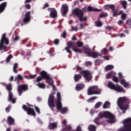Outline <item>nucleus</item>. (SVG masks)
<instances>
[{"mask_svg": "<svg viewBox=\"0 0 131 131\" xmlns=\"http://www.w3.org/2000/svg\"><path fill=\"white\" fill-rule=\"evenodd\" d=\"M129 99L126 97H120L117 101V104L121 110H122L123 113H125V111L128 109V105L124 104V102H128Z\"/></svg>", "mask_w": 131, "mask_h": 131, "instance_id": "f257e3e1", "label": "nucleus"}, {"mask_svg": "<svg viewBox=\"0 0 131 131\" xmlns=\"http://www.w3.org/2000/svg\"><path fill=\"white\" fill-rule=\"evenodd\" d=\"M98 117L99 118H103V117H106V121L108 123H114L115 122V117L114 115L112 114L111 113L109 112H101L99 114Z\"/></svg>", "mask_w": 131, "mask_h": 131, "instance_id": "f03ea898", "label": "nucleus"}, {"mask_svg": "<svg viewBox=\"0 0 131 131\" xmlns=\"http://www.w3.org/2000/svg\"><path fill=\"white\" fill-rule=\"evenodd\" d=\"M56 107L57 110H60L62 114L66 113L68 111L67 107L63 108L62 107V102H61V94L59 92L57 93Z\"/></svg>", "mask_w": 131, "mask_h": 131, "instance_id": "7ed1b4c3", "label": "nucleus"}, {"mask_svg": "<svg viewBox=\"0 0 131 131\" xmlns=\"http://www.w3.org/2000/svg\"><path fill=\"white\" fill-rule=\"evenodd\" d=\"M67 45L68 47L65 48V50H66L67 53H69V54H72L71 50H70V48H72L75 53H79L80 54H81L83 52L81 49L76 48L75 45H74V43L73 42H68Z\"/></svg>", "mask_w": 131, "mask_h": 131, "instance_id": "20e7f679", "label": "nucleus"}, {"mask_svg": "<svg viewBox=\"0 0 131 131\" xmlns=\"http://www.w3.org/2000/svg\"><path fill=\"white\" fill-rule=\"evenodd\" d=\"M83 12H84V9L80 10L76 8L73 10V14L78 17L81 21H86V16H83Z\"/></svg>", "mask_w": 131, "mask_h": 131, "instance_id": "39448f33", "label": "nucleus"}, {"mask_svg": "<svg viewBox=\"0 0 131 131\" xmlns=\"http://www.w3.org/2000/svg\"><path fill=\"white\" fill-rule=\"evenodd\" d=\"M83 50L85 54L88 57H92V58H98V56H102L101 54H99L98 52H94L91 51V49L89 47L86 46L83 48Z\"/></svg>", "mask_w": 131, "mask_h": 131, "instance_id": "423d86ee", "label": "nucleus"}, {"mask_svg": "<svg viewBox=\"0 0 131 131\" xmlns=\"http://www.w3.org/2000/svg\"><path fill=\"white\" fill-rule=\"evenodd\" d=\"M5 45H9V39L6 38V34H3L0 41V51H2V52H6L7 49V47H6Z\"/></svg>", "mask_w": 131, "mask_h": 131, "instance_id": "0eeeda50", "label": "nucleus"}, {"mask_svg": "<svg viewBox=\"0 0 131 131\" xmlns=\"http://www.w3.org/2000/svg\"><path fill=\"white\" fill-rule=\"evenodd\" d=\"M40 74V75H41L42 78L47 79V82L50 85H52L53 91H55V85L53 84L54 82L53 81V80H52L51 78L50 77V75H48V74H47V72H46L45 71H42Z\"/></svg>", "mask_w": 131, "mask_h": 131, "instance_id": "6e6552de", "label": "nucleus"}, {"mask_svg": "<svg viewBox=\"0 0 131 131\" xmlns=\"http://www.w3.org/2000/svg\"><path fill=\"white\" fill-rule=\"evenodd\" d=\"M98 86H92L90 87L88 90V96L100 95V94H101V90H98Z\"/></svg>", "mask_w": 131, "mask_h": 131, "instance_id": "1a4fd4ad", "label": "nucleus"}, {"mask_svg": "<svg viewBox=\"0 0 131 131\" xmlns=\"http://www.w3.org/2000/svg\"><path fill=\"white\" fill-rule=\"evenodd\" d=\"M80 74L83 76L85 80L87 81V82H90L93 78L92 74H91V72L88 70L80 72Z\"/></svg>", "mask_w": 131, "mask_h": 131, "instance_id": "9d476101", "label": "nucleus"}, {"mask_svg": "<svg viewBox=\"0 0 131 131\" xmlns=\"http://www.w3.org/2000/svg\"><path fill=\"white\" fill-rule=\"evenodd\" d=\"M6 89L8 91V101L12 102L13 104L16 103V98L13 97V93L11 92L12 91V84H9L6 85Z\"/></svg>", "mask_w": 131, "mask_h": 131, "instance_id": "9b49d317", "label": "nucleus"}, {"mask_svg": "<svg viewBox=\"0 0 131 131\" xmlns=\"http://www.w3.org/2000/svg\"><path fill=\"white\" fill-rule=\"evenodd\" d=\"M107 86L108 88H109V89H111V90H114V91H116V92H118L119 93H120L121 92L124 93V90L123 89L122 86H120L119 85H115L111 81L108 82Z\"/></svg>", "mask_w": 131, "mask_h": 131, "instance_id": "f8f14e48", "label": "nucleus"}, {"mask_svg": "<svg viewBox=\"0 0 131 131\" xmlns=\"http://www.w3.org/2000/svg\"><path fill=\"white\" fill-rule=\"evenodd\" d=\"M48 105L52 110V111H54V108H55V102L54 101V95L50 94L49 95V97L48 99Z\"/></svg>", "mask_w": 131, "mask_h": 131, "instance_id": "ddd939ff", "label": "nucleus"}, {"mask_svg": "<svg viewBox=\"0 0 131 131\" xmlns=\"http://www.w3.org/2000/svg\"><path fill=\"white\" fill-rule=\"evenodd\" d=\"M31 105H29V107H27L26 105H24L23 106V109L25 110V111H27V114L28 115H33V116H35V112L34 110L30 107Z\"/></svg>", "mask_w": 131, "mask_h": 131, "instance_id": "4468645a", "label": "nucleus"}, {"mask_svg": "<svg viewBox=\"0 0 131 131\" xmlns=\"http://www.w3.org/2000/svg\"><path fill=\"white\" fill-rule=\"evenodd\" d=\"M28 90V86L27 85H19L18 86L17 92L19 94V96L22 95L23 91H27Z\"/></svg>", "mask_w": 131, "mask_h": 131, "instance_id": "2eb2a0df", "label": "nucleus"}, {"mask_svg": "<svg viewBox=\"0 0 131 131\" xmlns=\"http://www.w3.org/2000/svg\"><path fill=\"white\" fill-rule=\"evenodd\" d=\"M48 11L50 12V16L51 18H56L57 17V11L55 8H49Z\"/></svg>", "mask_w": 131, "mask_h": 131, "instance_id": "dca6fc26", "label": "nucleus"}, {"mask_svg": "<svg viewBox=\"0 0 131 131\" xmlns=\"http://www.w3.org/2000/svg\"><path fill=\"white\" fill-rule=\"evenodd\" d=\"M67 123V121H66V120H64L62 122V130H69L70 129H71V126L70 125H66Z\"/></svg>", "mask_w": 131, "mask_h": 131, "instance_id": "f3484780", "label": "nucleus"}, {"mask_svg": "<svg viewBox=\"0 0 131 131\" xmlns=\"http://www.w3.org/2000/svg\"><path fill=\"white\" fill-rule=\"evenodd\" d=\"M30 11H28L27 13H26L25 15V18L23 19V21L25 23H28L29 21H30Z\"/></svg>", "mask_w": 131, "mask_h": 131, "instance_id": "a211bd4d", "label": "nucleus"}, {"mask_svg": "<svg viewBox=\"0 0 131 131\" xmlns=\"http://www.w3.org/2000/svg\"><path fill=\"white\" fill-rule=\"evenodd\" d=\"M61 12L62 15H65L68 12V6L66 4H63L62 6Z\"/></svg>", "mask_w": 131, "mask_h": 131, "instance_id": "6ab92c4d", "label": "nucleus"}, {"mask_svg": "<svg viewBox=\"0 0 131 131\" xmlns=\"http://www.w3.org/2000/svg\"><path fill=\"white\" fill-rule=\"evenodd\" d=\"M84 84L82 83L77 84L76 86V91H81L83 89H84Z\"/></svg>", "mask_w": 131, "mask_h": 131, "instance_id": "aec40b11", "label": "nucleus"}, {"mask_svg": "<svg viewBox=\"0 0 131 131\" xmlns=\"http://www.w3.org/2000/svg\"><path fill=\"white\" fill-rule=\"evenodd\" d=\"M7 7V2H4L0 5V14L5 11Z\"/></svg>", "mask_w": 131, "mask_h": 131, "instance_id": "412c9836", "label": "nucleus"}, {"mask_svg": "<svg viewBox=\"0 0 131 131\" xmlns=\"http://www.w3.org/2000/svg\"><path fill=\"white\" fill-rule=\"evenodd\" d=\"M48 127L50 129H55V128H57V123H50Z\"/></svg>", "mask_w": 131, "mask_h": 131, "instance_id": "4be33fe9", "label": "nucleus"}, {"mask_svg": "<svg viewBox=\"0 0 131 131\" xmlns=\"http://www.w3.org/2000/svg\"><path fill=\"white\" fill-rule=\"evenodd\" d=\"M115 73L114 72H111L107 73L106 75V77L107 79L111 78V77H114L115 76Z\"/></svg>", "mask_w": 131, "mask_h": 131, "instance_id": "5701e85b", "label": "nucleus"}, {"mask_svg": "<svg viewBox=\"0 0 131 131\" xmlns=\"http://www.w3.org/2000/svg\"><path fill=\"white\" fill-rule=\"evenodd\" d=\"M123 13V11H118L117 10V11L114 10L113 11V15L114 17H116V16H118L119 15H121V14H122Z\"/></svg>", "mask_w": 131, "mask_h": 131, "instance_id": "b1692460", "label": "nucleus"}, {"mask_svg": "<svg viewBox=\"0 0 131 131\" xmlns=\"http://www.w3.org/2000/svg\"><path fill=\"white\" fill-rule=\"evenodd\" d=\"M88 12H92V11H94L95 12H99V11H101L100 9H93V7L91 6H89L88 8Z\"/></svg>", "mask_w": 131, "mask_h": 131, "instance_id": "393cba45", "label": "nucleus"}, {"mask_svg": "<svg viewBox=\"0 0 131 131\" xmlns=\"http://www.w3.org/2000/svg\"><path fill=\"white\" fill-rule=\"evenodd\" d=\"M110 105H111V104L109 101H106L103 105V108L104 109H106L107 108H110Z\"/></svg>", "mask_w": 131, "mask_h": 131, "instance_id": "a878e982", "label": "nucleus"}, {"mask_svg": "<svg viewBox=\"0 0 131 131\" xmlns=\"http://www.w3.org/2000/svg\"><path fill=\"white\" fill-rule=\"evenodd\" d=\"M121 84H122L124 86V88H126V86H128L129 84L128 83L126 82L125 80L124 79H122L120 81Z\"/></svg>", "mask_w": 131, "mask_h": 131, "instance_id": "bb28decb", "label": "nucleus"}, {"mask_svg": "<svg viewBox=\"0 0 131 131\" xmlns=\"http://www.w3.org/2000/svg\"><path fill=\"white\" fill-rule=\"evenodd\" d=\"M105 9H111V10H112L113 12L114 10V9H115V6L113 5H106L104 6Z\"/></svg>", "mask_w": 131, "mask_h": 131, "instance_id": "cd10ccee", "label": "nucleus"}, {"mask_svg": "<svg viewBox=\"0 0 131 131\" xmlns=\"http://www.w3.org/2000/svg\"><path fill=\"white\" fill-rule=\"evenodd\" d=\"M7 121L9 124H13L15 122V120L11 117H8Z\"/></svg>", "mask_w": 131, "mask_h": 131, "instance_id": "c85d7f7f", "label": "nucleus"}, {"mask_svg": "<svg viewBox=\"0 0 131 131\" xmlns=\"http://www.w3.org/2000/svg\"><path fill=\"white\" fill-rule=\"evenodd\" d=\"M36 74L35 75H31L30 76H25V77L27 78V79H33V78H35L36 77Z\"/></svg>", "mask_w": 131, "mask_h": 131, "instance_id": "c756f323", "label": "nucleus"}, {"mask_svg": "<svg viewBox=\"0 0 131 131\" xmlns=\"http://www.w3.org/2000/svg\"><path fill=\"white\" fill-rule=\"evenodd\" d=\"M95 25L96 27H101V26L103 25V23H102L101 21L98 20L95 21Z\"/></svg>", "mask_w": 131, "mask_h": 131, "instance_id": "7c9ffc66", "label": "nucleus"}, {"mask_svg": "<svg viewBox=\"0 0 131 131\" xmlns=\"http://www.w3.org/2000/svg\"><path fill=\"white\" fill-rule=\"evenodd\" d=\"M88 129L89 131H96V126L94 125H90L88 127Z\"/></svg>", "mask_w": 131, "mask_h": 131, "instance_id": "2f4dec72", "label": "nucleus"}, {"mask_svg": "<svg viewBox=\"0 0 131 131\" xmlns=\"http://www.w3.org/2000/svg\"><path fill=\"white\" fill-rule=\"evenodd\" d=\"M81 78V75L76 74L74 76V80L75 81H78L79 79Z\"/></svg>", "mask_w": 131, "mask_h": 131, "instance_id": "473e14b6", "label": "nucleus"}, {"mask_svg": "<svg viewBox=\"0 0 131 131\" xmlns=\"http://www.w3.org/2000/svg\"><path fill=\"white\" fill-rule=\"evenodd\" d=\"M114 68V66L112 65H108L105 67V70H112Z\"/></svg>", "mask_w": 131, "mask_h": 131, "instance_id": "72a5a7b5", "label": "nucleus"}, {"mask_svg": "<svg viewBox=\"0 0 131 131\" xmlns=\"http://www.w3.org/2000/svg\"><path fill=\"white\" fill-rule=\"evenodd\" d=\"M17 68H18V63H15L13 66V71L15 73H17L18 72V71L16 70Z\"/></svg>", "mask_w": 131, "mask_h": 131, "instance_id": "f704fd0d", "label": "nucleus"}, {"mask_svg": "<svg viewBox=\"0 0 131 131\" xmlns=\"http://www.w3.org/2000/svg\"><path fill=\"white\" fill-rule=\"evenodd\" d=\"M23 79V77L21 75H18L15 77V80H22Z\"/></svg>", "mask_w": 131, "mask_h": 131, "instance_id": "c9c22d12", "label": "nucleus"}, {"mask_svg": "<svg viewBox=\"0 0 131 131\" xmlns=\"http://www.w3.org/2000/svg\"><path fill=\"white\" fill-rule=\"evenodd\" d=\"M102 105V102H97L95 106V109H98V108H100V106Z\"/></svg>", "mask_w": 131, "mask_h": 131, "instance_id": "e433bc0d", "label": "nucleus"}, {"mask_svg": "<svg viewBox=\"0 0 131 131\" xmlns=\"http://www.w3.org/2000/svg\"><path fill=\"white\" fill-rule=\"evenodd\" d=\"M13 58V55L12 54H10L6 59V62L7 63H9L10 62V60Z\"/></svg>", "mask_w": 131, "mask_h": 131, "instance_id": "4c0bfd02", "label": "nucleus"}, {"mask_svg": "<svg viewBox=\"0 0 131 131\" xmlns=\"http://www.w3.org/2000/svg\"><path fill=\"white\" fill-rule=\"evenodd\" d=\"M98 97H96V96H94L91 97L90 99H88L87 101L88 102V103H91V102H92V101H94V100H96V99H97Z\"/></svg>", "mask_w": 131, "mask_h": 131, "instance_id": "58836bf2", "label": "nucleus"}, {"mask_svg": "<svg viewBox=\"0 0 131 131\" xmlns=\"http://www.w3.org/2000/svg\"><path fill=\"white\" fill-rule=\"evenodd\" d=\"M121 4L124 9H126V6L127 5V3L126 1H122Z\"/></svg>", "mask_w": 131, "mask_h": 131, "instance_id": "ea45409f", "label": "nucleus"}, {"mask_svg": "<svg viewBox=\"0 0 131 131\" xmlns=\"http://www.w3.org/2000/svg\"><path fill=\"white\" fill-rule=\"evenodd\" d=\"M76 45H77V47H78V48H81V47H82L83 46V43L82 42L79 41L76 42Z\"/></svg>", "mask_w": 131, "mask_h": 131, "instance_id": "a19ab883", "label": "nucleus"}, {"mask_svg": "<svg viewBox=\"0 0 131 131\" xmlns=\"http://www.w3.org/2000/svg\"><path fill=\"white\" fill-rule=\"evenodd\" d=\"M121 19H122V20H125V19H126V14L125 13H123V12L121 14Z\"/></svg>", "mask_w": 131, "mask_h": 131, "instance_id": "79ce46f5", "label": "nucleus"}, {"mask_svg": "<svg viewBox=\"0 0 131 131\" xmlns=\"http://www.w3.org/2000/svg\"><path fill=\"white\" fill-rule=\"evenodd\" d=\"M39 86V88H40V89H45V85L43 83H38L37 84Z\"/></svg>", "mask_w": 131, "mask_h": 131, "instance_id": "37998d69", "label": "nucleus"}, {"mask_svg": "<svg viewBox=\"0 0 131 131\" xmlns=\"http://www.w3.org/2000/svg\"><path fill=\"white\" fill-rule=\"evenodd\" d=\"M41 79H45V78L42 77V76L41 75V77L39 76L37 78L36 81L39 82Z\"/></svg>", "mask_w": 131, "mask_h": 131, "instance_id": "c03bdc74", "label": "nucleus"}, {"mask_svg": "<svg viewBox=\"0 0 131 131\" xmlns=\"http://www.w3.org/2000/svg\"><path fill=\"white\" fill-rule=\"evenodd\" d=\"M66 31H64L63 32V33L61 35V37H63V38H66Z\"/></svg>", "mask_w": 131, "mask_h": 131, "instance_id": "a18cd8bd", "label": "nucleus"}, {"mask_svg": "<svg viewBox=\"0 0 131 131\" xmlns=\"http://www.w3.org/2000/svg\"><path fill=\"white\" fill-rule=\"evenodd\" d=\"M113 77V80L115 81V82H118V78H117V77H115V76H114Z\"/></svg>", "mask_w": 131, "mask_h": 131, "instance_id": "49530a36", "label": "nucleus"}, {"mask_svg": "<svg viewBox=\"0 0 131 131\" xmlns=\"http://www.w3.org/2000/svg\"><path fill=\"white\" fill-rule=\"evenodd\" d=\"M92 63L91 61H86L85 62V66H91L92 65Z\"/></svg>", "mask_w": 131, "mask_h": 131, "instance_id": "de8ad7c7", "label": "nucleus"}, {"mask_svg": "<svg viewBox=\"0 0 131 131\" xmlns=\"http://www.w3.org/2000/svg\"><path fill=\"white\" fill-rule=\"evenodd\" d=\"M72 28L73 31H77V30H78V28L76 26V27L72 26Z\"/></svg>", "mask_w": 131, "mask_h": 131, "instance_id": "09e8293b", "label": "nucleus"}, {"mask_svg": "<svg viewBox=\"0 0 131 131\" xmlns=\"http://www.w3.org/2000/svg\"><path fill=\"white\" fill-rule=\"evenodd\" d=\"M35 109L36 112H37V113H38V114H40V111L39 110V108H38L37 106H35Z\"/></svg>", "mask_w": 131, "mask_h": 131, "instance_id": "8fccbe9b", "label": "nucleus"}, {"mask_svg": "<svg viewBox=\"0 0 131 131\" xmlns=\"http://www.w3.org/2000/svg\"><path fill=\"white\" fill-rule=\"evenodd\" d=\"M80 28H79V29H83V28H84V25L82 24H80Z\"/></svg>", "mask_w": 131, "mask_h": 131, "instance_id": "3c124183", "label": "nucleus"}, {"mask_svg": "<svg viewBox=\"0 0 131 131\" xmlns=\"http://www.w3.org/2000/svg\"><path fill=\"white\" fill-rule=\"evenodd\" d=\"M106 16H107V14H104L102 13V14H100V18H102L103 17H106Z\"/></svg>", "mask_w": 131, "mask_h": 131, "instance_id": "603ef678", "label": "nucleus"}, {"mask_svg": "<svg viewBox=\"0 0 131 131\" xmlns=\"http://www.w3.org/2000/svg\"><path fill=\"white\" fill-rule=\"evenodd\" d=\"M99 120V117H97L95 118L94 121L96 124H99V123H98V121Z\"/></svg>", "mask_w": 131, "mask_h": 131, "instance_id": "864d4df0", "label": "nucleus"}, {"mask_svg": "<svg viewBox=\"0 0 131 131\" xmlns=\"http://www.w3.org/2000/svg\"><path fill=\"white\" fill-rule=\"evenodd\" d=\"M26 8L28 10H30V8H31V6H30V5H26Z\"/></svg>", "mask_w": 131, "mask_h": 131, "instance_id": "5fc2aeb1", "label": "nucleus"}, {"mask_svg": "<svg viewBox=\"0 0 131 131\" xmlns=\"http://www.w3.org/2000/svg\"><path fill=\"white\" fill-rule=\"evenodd\" d=\"M102 52L103 54H106V53H107V49L106 48L103 49V50H102Z\"/></svg>", "mask_w": 131, "mask_h": 131, "instance_id": "6e6d98bb", "label": "nucleus"}, {"mask_svg": "<svg viewBox=\"0 0 131 131\" xmlns=\"http://www.w3.org/2000/svg\"><path fill=\"white\" fill-rule=\"evenodd\" d=\"M54 43H55V45H59V40L58 39H55L54 40Z\"/></svg>", "mask_w": 131, "mask_h": 131, "instance_id": "4d7b16f0", "label": "nucleus"}, {"mask_svg": "<svg viewBox=\"0 0 131 131\" xmlns=\"http://www.w3.org/2000/svg\"><path fill=\"white\" fill-rule=\"evenodd\" d=\"M10 106H9L8 107H6V112H10Z\"/></svg>", "mask_w": 131, "mask_h": 131, "instance_id": "13d9d810", "label": "nucleus"}, {"mask_svg": "<svg viewBox=\"0 0 131 131\" xmlns=\"http://www.w3.org/2000/svg\"><path fill=\"white\" fill-rule=\"evenodd\" d=\"M48 7H49V4H48V3H46L45 4V5L44 6L43 9H46V8H48Z\"/></svg>", "mask_w": 131, "mask_h": 131, "instance_id": "bf43d9fd", "label": "nucleus"}, {"mask_svg": "<svg viewBox=\"0 0 131 131\" xmlns=\"http://www.w3.org/2000/svg\"><path fill=\"white\" fill-rule=\"evenodd\" d=\"M122 23H123V21H122V20H120L118 22L119 25H121V24H122Z\"/></svg>", "mask_w": 131, "mask_h": 131, "instance_id": "052dcab7", "label": "nucleus"}, {"mask_svg": "<svg viewBox=\"0 0 131 131\" xmlns=\"http://www.w3.org/2000/svg\"><path fill=\"white\" fill-rule=\"evenodd\" d=\"M90 114H91V115H94V110H91L90 111Z\"/></svg>", "mask_w": 131, "mask_h": 131, "instance_id": "680f3d73", "label": "nucleus"}, {"mask_svg": "<svg viewBox=\"0 0 131 131\" xmlns=\"http://www.w3.org/2000/svg\"><path fill=\"white\" fill-rule=\"evenodd\" d=\"M27 3H31V0H26L25 4H27Z\"/></svg>", "mask_w": 131, "mask_h": 131, "instance_id": "e2e57ef3", "label": "nucleus"}, {"mask_svg": "<svg viewBox=\"0 0 131 131\" xmlns=\"http://www.w3.org/2000/svg\"><path fill=\"white\" fill-rule=\"evenodd\" d=\"M106 29H108V30H111V29H112V27L107 26L106 27Z\"/></svg>", "mask_w": 131, "mask_h": 131, "instance_id": "0e129e2a", "label": "nucleus"}, {"mask_svg": "<svg viewBox=\"0 0 131 131\" xmlns=\"http://www.w3.org/2000/svg\"><path fill=\"white\" fill-rule=\"evenodd\" d=\"M118 75H119V77H120V78L122 77V73H118Z\"/></svg>", "mask_w": 131, "mask_h": 131, "instance_id": "69168bd1", "label": "nucleus"}, {"mask_svg": "<svg viewBox=\"0 0 131 131\" xmlns=\"http://www.w3.org/2000/svg\"><path fill=\"white\" fill-rule=\"evenodd\" d=\"M103 58L105 59V60H109V57L108 56H104Z\"/></svg>", "mask_w": 131, "mask_h": 131, "instance_id": "338daca9", "label": "nucleus"}, {"mask_svg": "<svg viewBox=\"0 0 131 131\" xmlns=\"http://www.w3.org/2000/svg\"><path fill=\"white\" fill-rule=\"evenodd\" d=\"M19 40V37L18 36H16L15 39L14 40L17 41Z\"/></svg>", "mask_w": 131, "mask_h": 131, "instance_id": "774afa93", "label": "nucleus"}]
</instances>
